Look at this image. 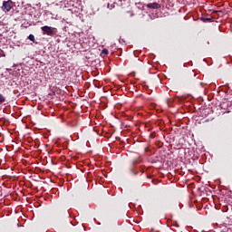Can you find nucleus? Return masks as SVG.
Masks as SVG:
<instances>
[{
    "instance_id": "f257e3e1",
    "label": "nucleus",
    "mask_w": 232,
    "mask_h": 232,
    "mask_svg": "<svg viewBox=\"0 0 232 232\" xmlns=\"http://www.w3.org/2000/svg\"><path fill=\"white\" fill-rule=\"evenodd\" d=\"M180 81L183 86L189 88V86H193V84L197 82V73L195 72V71H191V70L187 71L181 76Z\"/></svg>"
},
{
    "instance_id": "f03ea898",
    "label": "nucleus",
    "mask_w": 232,
    "mask_h": 232,
    "mask_svg": "<svg viewBox=\"0 0 232 232\" xmlns=\"http://www.w3.org/2000/svg\"><path fill=\"white\" fill-rule=\"evenodd\" d=\"M142 162V160L140 159V154H135L134 158L130 160V169L132 173V175H139V171H134L135 168H137V164H140Z\"/></svg>"
},
{
    "instance_id": "7ed1b4c3",
    "label": "nucleus",
    "mask_w": 232,
    "mask_h": 232,
    "mask_svg": "<svg viewBox=\"0 0 232 232\" xmlns=\"http://www.w3.org/2000/svg\"><path fill=\"white\" fill-rule=\"evenodd\" d=\"M13 8H14V2H12V0L3 2L2 10L5 14L7 12H10Z\"/></svg>"
},
{
    "instance_id": "20e7f679",
    "label": "nucleus",
    "mask_w": 232,
    "mask_h": 232,
    "mask_svg": "<svg viewBox=\"0 0 232 232\" xmlns=\"http://www.w3.org/2000/svg\"><path fill=\"white\" fill-rule=\"evenodd\" d=\"M157 17L159 16L153 13L143 15L144 21H153V19H157Z\"/></svg>"
},
{
    "instance_id": "39448f33",
    "label": "nucleus",
    "mask_w": 232,
    "mask_h": 232,
    "mask_svg": "<svg viewBox=\"0 0 232 232\" xmlns=\"http://www.w3.org/2000/svg\"><path fill=\"white\" fill-rule=\"evenodd\" d=\"M146 6L151 10H159V8H160V5L158 3H150Z\"/></svg>"
},
{
    "instance_id": "423d86ee",
    "label": "nucleus",
    "mask_w": 232,
    "mask_h": 232,
    "mask_svg": "<svg viewBox=\"0 0 232 232\" xmlns=\"http://www.w3.org/2000/svg\"><path fill=\"white\" fill-rule=\"evenodd\" d=\"M44 35H50L51 37L55 35V30H44Z\"/></svg>"
},
{
    "instance_id": "0eeeda50",
    "label": "nucleus",
    "mask_w": 232,
    "mask_h": 232,
    "mask_svg": "<svg viewBox=\"0 0 232 232\" xmlns=\"http://www.w3.org/2000/svg\"><path fill=\"white\" fill-rule=\"evenodd\" d=\"M200 19L203 21V23H211V21H213V18L206 16H202Z\"/></svg>"
},
{
    "instance_id": "6e6552de",
    "label": "nucleus",
    "mask_w": 232,
    "mask_h": 232,
    "mask_svg": "<svg viewBox=\"0 0 232 232\" xmlns=\"http://www.w3.org/2000/svg\"><path fill=\"white\" fill-rule=\"evenodd\" d=\"M6 102V98L3 94L0 93V104H3V102Z\"/></svg>"
},
{
    "instance_id": "1a4fd4ad",
    "label": "nucleus",
    "mask_w": 232,
    "mask_h": 232,
    "mask_svg": "<svg viewBox=\"0 0 232 232\" xmlns=\"http://www.w3.org/2000/svg\"><path fill=\"white\" fill-rule=\"evenodd\" d=\"M28 39L32 41V43H35V36H34V34H29Z\"/></svg>"
},
{
    "instance_id": "9d476101",
    "label": "nucleus",
    "mask_w": 232,
    "mask_h": 232,
    "mask_svg": "<svg viewBox=\"0 0 232 232\" xmlns=\"http://www.w3.org/2000/svg\"><path fill=\"white\" fill-rule=\"evenodd\" d=\"M108 53H109L108 49H102V55H108Z\"/></svg>"
},
{
    "instance_id": "9b49d317",
    "label": "nucleus",
    "mask_w": 232,
    "mask_h": 232,
    "mask_svg": "<svg viewBox=\"0 0 232 232\" xmlns=\"http://www.w3.org/2000/svg\"><path fill=\"white\" fill-rule=\"evenodd\" d=\"M42 30H55V28H52V27H50V26H44V27H42Z\"/></svg>"
},
{
    "instance_id": "f8f14e48",
    "label": "nucleus",
    "mask_w": 232,
    "mask_h": 232,
    "mask_svg": "<svg viewBox=\"0 0 232 232\" xmlns=\"http://www.w3.org/2000/svg\"><path fill=\"white\" fill-rule=\"evenodd\" d=\"M0 57H5V52L0 49Z\"/></svg>"
},
{
    "instance_id": "ddd939ff",
    "label": "nucleus",
    "mask_w": 232,
    "mask_h": 232,
    "mask_svg": "<svg viewBox=\"0 0 232 232\" xmlns=\"http://www.w3.org/2000/svg\"><path fill=\"white\" fill-rule=\"evenodd\" d=\"M22 26H23L24 28H28V25H27L26 24H23Z\"/></svg>"
},
{
    "instance_id": "4468645a",
    "label": "nucleus",
    "mask_w": 232,
    "mask_h": 232,
    "mask_svg": "<svg viewBox=\"0 0 232 232\" xmlns=\"http://www.w3.org/2000/svg\"><path fill=\"white\" fill-rule=\"evenodd\" d=\"M71 226H73V224H72V222H70Z\"/></svg>"
},
{
    "instance_id": "2eb2a0df",
    "label": "nucleus",
    "mask_w": 232,
    "mask_h": 232,
    "mask_svg": "<svg viewBox=\"0 0 232 232\" xmlns=\"http://www.w3.org/2000/svg\"><path fill=\"white\" fill-rule=\"evenodd\" d=\"M169 101L167 100V104H168Z\"/></svg>"
}]
</instances>
